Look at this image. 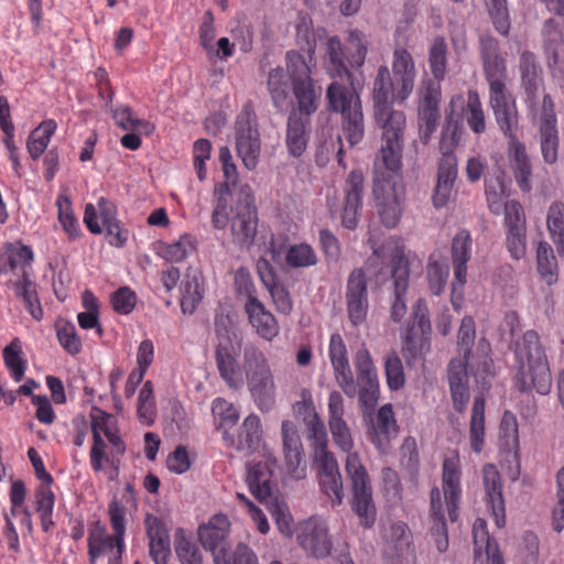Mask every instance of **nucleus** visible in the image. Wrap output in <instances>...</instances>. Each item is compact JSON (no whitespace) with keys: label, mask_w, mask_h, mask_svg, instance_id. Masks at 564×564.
Instances as JSON below:
<instances>
[{"label":"nucleus","mask_w":564,"mask_h":564,"mask_svg":"<svg viewBox=\"0 0 564 564\" xmlns=\"http://www.w3.org/2000/svg\"><path fill=\"white\" fill-rule=\"evenodd\" d=\"M386 66H381L373 84L375 119L382 128L381 139L388 143V89L384 83Z\"/></svg>","instance_id":"obj_39"},{"label":"nucleus","mask_w":564,"mask_h":564,"mask_svg":"<svg viewBox=\"0 0 564 564\" xmlns=\"http://www.w3.org/2000/svg\"><path fill=\"white\" fill-rule=\"evenodd\" d=\"M330 111L341 113V127L345 139L350 147L358 144L365 133L364 115L359 97L352 89L333 82L326 91Z\"/></svg>","instance_id":"obj_5"},{"label":"nucleus","mask_w":564,"mask_h":564,"mask_svg":"<svg viewBox=\"0 0 564 564\" xmlns=\"http://www.w3.org/2000/svg\"><path fill=\"white\" fill-rule=\"evenodd\" d=\"M317 262V253L306 242L291 245L285 250V265L290 269H305L316 265Z\"/></svg>","instance_id":"obj_49"},{"label":"nucleus","mask_w":564,"mask_h":564,"mask_svg":"<svg viewBox=\"0 0 564 564\" xmlns=\"http://www.w3.org/2000/svg\"><path fill=\"white\" fill-rule=\"evenodd\" d=\"M34 252L30 246L21 242L9 243L6 250V259L0 262V274L12 273L19 278L31 275Z\"/></svg>","instance_id":"obj_25"},{"label":"nucleus","mask_w":564,"mask_h":564,"mask_svg":"<svg viewBox=\"0 0 564 564\" xmlns=\"http://www.w3.org/2000/svg\"><path fill=\"white\" fill-rule=\"evenodd\" d=\"M273 465H275L274 459L253 463L248 466L247 484L250 492L260 502L272 496Z\"/></svg>","instance_id":"obj_30"},{"label":"nucleus","mask_w":564,"mask_h":564,"mask_svg":"<svg viewBox=\"0 0 564 564\" xmlns=\"http://www.w3.org/2000/svg\"><path fill=\"white\" fill-rule=\"evenodd\" d=\"M345 52L341 42L337 36L327 41L328 70L332 76L347 77L351 80L350 68H359L364 65L367 46L364 34L358 30L349 31ZM352 85V82H350Z\"/></svg>","instance_id":"obj_7"},{"label":"nucleus","mask_w":564,"mask_h":564,"mask_svg":"<svg viewBox=\"0 0 564 564\" xmlns=\"http://www.w3.org/2000/svg\"><path fill=\"white\" fill-rule=\"evenodd\" d=\"M516 356L519 364L520 390L528 391L534 388L540 394H546L551 387V376L546 356L534 330H528L522 340L517 343Z\"/></svg>","instance_id":"obj_3"},{"label":"nucleus","mask_w":564,"mask_h":564,"mask_svg":"<svg viewBox=\"0 0 564 564\" xmlns=\"http://www.w3.org/2000/svg\"><path fill=\"white\" fill-rule=\"evenodd\" d=\"M57 129L53 119L42 121L33 129L28 138L26 149L33 161H37L50 144L51 138Z\"/></svg>","instance_id":"obj_40"},{"label":"nucleus","mask_w":564,"mask_h":564,"mask_svg":"<svg viewBox=\"0 0 564 564\" xmlns=\"http://www.w3.org/2000/svg\"><path fill=\"white\" fill-rule=\"evenodd\" d=\"M268 90L270 93L273 106L282 111L290 104L289 84L284 69L282 67L273 68L268 76Z\"/></svg>","instance_id":"obj_46"},{"label":"nucleus","mask_w":564,"mask_h":564,"mask_svg":"<svg viewBox=\"0 0 564 564\" xmlns=\"http://www.w3.org/2000/svg\"><path fill=\"white\" fill-rule=\"evenodd\" d=\"M212 412L219 420L218 430L223 433L234 427L239 420V413L236 408L223 398H216L213 401Z\"/></svg>","instance_id":"obj_58"},{"label":"nucleus","mask_w":564,"mask_h":564,"mask_svg":"<svg viewBox=\"0 0 564 564\" xmlns=\"http://www.w3.org/2000/svg\"><path fill=\"white\" fill-rule=\"evenodd\" d=\"M137 415L141 424L150 426L156 419V403L153 383L148 380L142 386L138 395Z\"/></svg>","instance_id":"obj_52"},{"label":"nucleus","mask_w":564,"mask_h":564,"mask_svg":"<svg viewBox=\"0 0 564 564\" xmlns=\"http://www.w3.org/2000/svg\"><path fill=\"white\" fill-rule=\"evenodd\" d=\"M111 113L116 124L126 131H138L144 135H150L155 130V126L149 120L134 118L130 106H117L111 109Z\"/></svg>","instance_id":"obj_45"},{"label":"nucleus","mask_w":564,"mask_h":564,"mask_svg":"<svg viewBox=\"0 0 564 564\" xmlns=\"http://www.w3.org/2000/svg\"><path fill=\"white\" fill-rule=\"evenodd\" d=\"M12 283L15 295L23 301L25 310L34 319L41 321L43 318V310L37 296L36 284L32 281L31 275L19 278Z\"/></svg>","instance_id":"obj_42"},{"label":"nucleus","mask_w":564,"mask_h":564,"mask_svg":"<svg viewBox=\"0 0 564 564\" xmlns=\"http://www.w3.org/2000/svg\"><path fill=\"white\" fill-rule=\"evenodd\" d=\"M292 91L296 100L297 108L290 113H301V116L311 118L318 109L322 88L316 87L314 80L296 83L292 86Z\"/></svg>","instance_id":"obj_37"},{"label":"nucleus","mask_w":564,"mask_h":564,"mask_svg":"<svg viewBox=\"0 0 564 564\" xmlns=\"http://www.w3.org/2000/svg\"><path fill=\"white\" fill-rule=\"evenodd\" d=\"M149 539V553L155 564H167L171 556L170 534L163 521L148 514L144 520Z\"/></svg>","instance_id":"obj_23"},{"label":"nucleus","mask_w":564,"mask_h":564,"mask_svg":"<svg viewBox=\"0 0 564 564\" xmlns=\"http://www.w3.org/2000/svg\"><path fill=\"white\" fill-rule=\"evenodd\" d=\"M241 339L231 337L219 340L215 348V362L220 378L232 390L243 386L242 367L239 364Z\"/></svg>","instance_id":"obj_11"},{"label":"nucleus","mask_w":564,"mask_h":564,"mask_svg":"<svg viewBox=\"0 0 564 564\" xmlns=\"http://www.w3.org/2000/svg\"><path fill=\"white\" fill-rule=\"evenodd\" d=\"M481 57L490 94L506 89V64L499 54L498 43L492 37H482L480 42Z\"/></svg>","instance_id":"obj_21"},{"label":"nucleus","mask_w":564,"mask_h":564,"mask_svg":"<svg viewBox=\"0 0 564 564\" xmlns=\"http://www.w3.org/2000/svg\"><path fill=\"white\" fill-rule=\"evenodd\" d=\"M540 148L543 160L547 164L557 161L558 133L556 127H539Z\"/></svg>","instance_id":"obj_62"},{"label":"nucleus","mask_w":564,"mask_h":564,"mask_svg":"<svg viewBox=\"0 0 564 564\" xmlns=\"http://www.w3.org/2000/svg\"><path fill=\"white\" fill-rule=\"evenodd\" d=\"M97 208L108 235L115 236L116 246H123L127 238L122 237L119 224L116 219L117 209L115 204L105 197H100L97 202Z\"/></svg>","instance_id":"obj_56"},{"label":"nucleus","mask_w":564,"mask_h":564,"mask_svg":"<svg viewBox=\"0 0 564 564\" xmlns=\"http://www.w3.org/2000/svg\"><path fill=\"white\" fill-rule=\"evenodd\" d=\"M390 564L409 563L413 558L414 547L412 534L403 522L393 524L390 528Z\"/></svg>","instance_id":"obj_35"},{"label":"nucleus","mask_w":564,"mask_h":564,"mask_svg":"<svg viewBox=\"0 0 564 564\" xmlns=\"http://www.w3.org/2000/svg\"><path fill=\"white\" fill-rule=\"evenodd\" d=\"M508 154L516 182L522 191L529 192L532 166L524 144L517 137H511V141L508 142Z\"/></svg>","instance_id":"obj_32"},{"label":"nucleus","mask_w":564,"mask_h":564,"mask_svg":"<svg viewBox=\"0 0 564 564\" xmlns=\"http://www.w3.org/2000/svg\"><path fill=\"white\" fill-rule=\"evenodd\" d=\"M232 242L241 250L250 251L264 245L258 237V213L249 205L237 207L230 224Z\"/></svg>","instance_id":"obj_14"},{"label":"nucleus","mask_w":564,"mask_h":564,"mask_svg":"<svg viewBox=\"0 0 564 564\" xmlns=\"http://www.w3.org/2000/svg\"><path fill=\"white\" fill-rule=\"evenodd\" d=\"M328 355L337 384L347 397H355L357 393L356 382L348 362L346 345L339 334L330 336Z\"/></svg>","instance_id":"obj_19"},{"label":"nucleus","mask_w":564,"mask_h":564,"mask_svg":"<svg viewBox=\"0 0 564 564\" xmlns=\"http://www.w3.org/2000/svg\"><path fill=\"white\" fill-rule=\"evenodd\" d=\"M405 124V116L401 111H390V128L393 130L394 141L390 139V183L392 182L393 206L390 205V227L397 225L403 213L405 186L399 174L401 170V135Z\"/></svg>","instance_id":"obj_9"},{"label":"nucleus","mask_w":564,"mask_h":564,"mask_svg":"<svg viewBox=\"0 0 564 564\" xmlns=\"http://www.w3.org/2000/svg\"><path fill=\"white\" fill-rule=\"evenodd\" d=\"M485 435V399L482 395L475 398L471 409V417L469 423V436L471 448L476 453H480L484 444Z\"/></svg>","instance_id":"obj_50"},{"label":"nucleus","mask_w":564,"mask_h":564,"mask_svg":"<svg viewBox=\"0 0 564 564\" xmlns=\"http://www.w3.org/2000/svg\"><path fill=\"white\" fill-rule=\"evenodd\" d=\"M286 68L292 83V86L296 83L311 82V69L304 58V56L296 52L290 51L286 53Z\"/></svg>","instance_id":"obj_60"},{"label":"nucleus","mask_w":564,"mask_h":564,"mask_svg":"<svg viewBox=\"0 0 564 564\" xmlns=\"http://www.w3.org/2000/svg\"><path fill=\"white\" fill-rule=\"evenodd\" d=\"M181 308L184 314H193L204 297L200 278L187 276L181 286Z\"/></svg>","instance_id":"obj_53"},{"label":"nucleus","mask_w":564,"mask_h":564,"mask_svg":"<svg viewBox=\"0 0 564 564\" xmlns=\"http://www.w3.org/2000/svg\"><path fill=\"white\" fill-rule=\"evenodd\" d=\"M248 389L262 412L270 411L275 403V383L273 373L247 379Z\"/></svg>","instance_id":"obj_38"},{"label":"nucleus","mask_w":564,"mask_h":564,"mask_svg":"<svg viewBox=\"0 0 564 564\" xmlns=\"http://www.w3.org/2000/svg\"><path fill=\"white\" fill-rule=\"evenodd\" d=\"M311 118L301 113H290L286 122L285 144L288 152L293 158L303 155L311 135Z\"/></svg>","instance_id":"obj_28"},{"label":"nucleus","mask_w":564,"mask_h":564,"mask_svg":"<svg viewBox=\"0 0 564 564\" xmlns=\"http://www.w3.org/2000/svg\"><path fill=\"white\" fill-rule=\"evenodd\" d=\"M236 151L248 170H254L259 162L261 140L257 115L251 101L246 102L235 122Z\"/></svg>","instance_id":"obj_8"},{"label":"nucleus","mask_w":564,"mask_h":564,"mask_svg":"<svg viewBox=\"0 0 564 564\" xmlns=\"http://www.w3.org/2000/svg\"><path fill=\"white\" fill-rule=\"evenodd\" d=\"M344 398L338 391H332L327 401V424L335 445L347 454L345 470L352 490L351 508L365 528H370L376 521V507L372 499V488L367 469L361 464L357 453H354L351 430L344 419Z\"/></svg>","instance_id":"obj_1"},{"label":"nucleus","mask_w":564,"mask_h":564,"mask_svg":"<svg viewBox=\"0 0 564 564\" xmlns=\"http://www.w3.org/2000/svg\"><path fill=\"white\" fill-rule=\"evenodd\" d=\"M411 317L413 319L412 325L401 329L402 338L409 349L414 337H416L419 334L425 335L431 330V324L427 317V306L422 299L416 301Z\"/></svg>","instance_id":"obj_51"},{"label":"nucleus","mask_w":564,"mask_h":564,"mask_svg":"<svg viewBox=\"0 0 564 564\" xmlns=\"http://www.w3.org/2000/svg\"><path fill=\"white\" fill-rule=\"evenodd\" d=\"M21 345L19 339L14 338L4 349H3V359L8 369L11 371V375L15 381H21L24 372L25 365L21 358Z\"/></svg>","instance_id":"obj_63"},{"label":"nucleus","mask_w":564,"mask_h":564,"mask_svg":"<svg viewBox=\"0 0 564 564\" xmlns=\"http://www.w3.org/2000/svg\"><path fill=\"white\" fill-rule=\"evenodd\" d=\"M262 436L263 430L260 417L256 414H249L243 420L236 434L225 431L223 441L226 446L232 447L245 455H251L259 449Z\"/></svg>","instance_id":"obj_18"},{"label":"nucleus","mask_w":564,"mask_h":564,"mask_svg":"<svg viewBox=\"0 0 564 564\" xmlns=\"http://www.w3.org/2000/svg\"><path fill=\"white\" fill-rule=\"evenodd\" d=\"M446 50L443 37L433 41L429 62L434 79L423 80L419 88L417 118L420 138L424 144L429 143L440 119L441 82L446 72Z\"/></svg>","instance_id":"obj_2"},{"label":"nucleus","mask_w":564,"mask_h":564,"mask_svg":"<svg viewBox=\"0 0 564 564\" xmlns=\"http://www.w3.org/2000/svg\"><path fill=\"white\" fill-rule=\"evenodd\" d=\"M546 225L550 237L560 256H564V204L554 202L546 215Z\"/></svg>","instance_id":"obj_48"},{"label":"nucleus","mask_w":564,"mask_h":564,"mask_svg":"<svg viewBox=\"0 0 564 564\" xmlns=\"http://www.w3.org/2000/svg\"><path fill=\"white\" fill-rule=\"evenodd\" d=\"M414 78L415 66L411 54L404 48H397L390 76V102L402 104L413 91Z\"/></svg>","instance_id":"obj_12"},{"label":"nucleus","mask_w":564,"mask_h":564,"mask_svg":"<svg viewBox=\"0 0 564 564\" xmlns=\"http://www.w3.org/2000/svg\"><path fill=\"white\" fill-rule=\"evenodd\" d=\"M388 148L383 144L373 161L372 167V198L382 225L388 227L386 217L388 213Z\"/></svg>","instance_id":"obj_22"},{"label":"nucleus","mask_w":564,"mask_h":564,"mask_svg":"<svg viewBox=\"0 0 564 564\" xmlns=\"http://www.w3.org/2000/svg\"><path fill=\"white\" fill-rule=\"evenodd\" d=\"M448 383L454 409L463 413L470 399L467 365L454 359L448 365Z\"/></svg>","instance_id":"obj_27"},{"label":"nucleus","mask_w":564,"mask_h":564,"mask_svg":"<svg viewBox=\"0 0 564 564\" xmlns=\"http://www.w3.org/2000/svg\"><path fill=\"white\" fill-rule=\"evenodd\" d=\"M357 383L359 402L367 410H372L379 398V382L369 351L360 348L356 352Z\"/></svg>","instance_id":"obj_16"},{"label":"nucleus","mask_w":564,"mask_h":564,"mask_svg":"<svg viewBox=\"0 0 564 564\" xmlns=\"http://www.w3.org/2000/svg\"><path fill=\"white\" fill-rule=\"evenodd\" d=\"M403 245L395 242L394 252L390 259V279H393L394 302L391 316L398 322L406 314V291L409 286L410 263L404 256Z\"/></svg>","instance_id":"obj_13"},{"label":"nucleus","mask_w":564,"mask_h":564,"mask_svg":"<svg viewBox=\"0 0 564 564\" xmlns=\"http://www.w3.org/2000/svg\"><path fill=\"white\" fill-rule=\"evenodd\" d=\"M296 541L310 557L325 558L333 549L328 525L319 517H310L299 523Z\"/></svg>","instance_id":"obj_10"},{"label":"nucleus","mask_w":564,"mask_h":564,"mask_svg":"<svg viewBox=\"0 0 564 564\" xmlns=\"http://www.w3.org/2000/svg\"><path fill=\"white\" fill-rule=\"evenodd\" d=\"M443 491L447 505L451 521L458 518L459 473L453 459L443 463Z\"/></svg>","instance_id":"obj_36"},{"label":"nucleus","mask_w":564,"mask_h":564,"mask_svg":"<svg viewBox=\"0 0 564 564\" xmlns=\"http://www.w3.org/2000/svg\"><path fill=\"white\" fill-rule=\"evenodd\" d=\"M245 308L250 324L261 338L271 341L278 336L280 327L276 318L257 297L249 296Z\"/></svg>","instance_id":"obj_26"},{"label":"nucleus","mask_w":564,"mask_h":564,"mask_svg":"<svg viewBox=\"0 0 564 564\" xmlns=\"http://www.w3.org/2000/svg\"><path fill=\"white\" fill-rule=\"evenodd\" d=\"M482 482L487 502L491 508L495 522L498 528L506 524L505 500L500 481V474L494 465H485L482 468Z\"/></svg>","instance_id":"obj_24"},{"label":"nucleus","mask_w":564,"mask_h":564,"mask_svg":"<svg viewBox=\"0 0 564 564\" xmlns=\"http://www.w3.org/2000/svg\"><path fill=\"white\" fill-rule=\"evenodd\" d=\"M197 249V239L192 234H183L171 243L161 246L159 254L169 262H182Z\"/></svg>","instance_id":"obj_44"},{"label":"nucleus","mask_w":564,"mask_h":564,"mask_svg":"<svg viewBox=\"0 0 564 564\" xmlns=\"http://www.w3.org/2000/svg\"><path fill=\"white\" fill-rule=\"evenodd\" d=\"M538 271L545 282L551 285L557 280V261L551 246L542 241L536 250Z\"/></svg>","instance_id":"obj_54"},{"label":"nucleus","mask_w":564,"mask_h":564,"mask_svg":"<svg viewBox=\"0 0 564 564\" xmlns=\"http://www.w3.org/2000/svg\"><path fill=\"white\" fill-rule=\"evenodd\" d=\"M58 209V221L70 240L80 236V225L74 215L72 202L66 195H58L56 199Z\"/></svg>","instance_id":"obj_55"},{"label":"nucleus","mask_w":564,"mask_h":564,"mask_svg":"<svg viewBox=\"0 0 564 564\" xmlns=\"http://www.w3.org/2000/svg\"><path fill=\"white\" fill-rule=\"evenodd\" d=\"M271 368L264 352L254 344H248L243 348L242 375L246 379L261 377L271 373Z\"/></svg>","instance_id":"obj_43"},{"label":"nucleus","mask_w":564,"mask_h":564,"mask_svg":"<svg viewBox=\"0 0 564 564\" xmlns=\"http://www.w3.org/2000/svg\"><path fill=\"white\" fill-rule=\"evenodd\" d=\"M430 520L432 541L437 551L444 553L448 549V533L445 517L442 512L441 491L436 487L431 490Z\"/></svg>","instance_id":"obj_34"},{"label":"nucleus","mask_w":564,"mask_h":564,"mask_svg":"<svg viewBox=\"0 0 564 564\" xmlns=\"http://www.w3.org/2000/svg\"><path fill=\"white\" fill-rule=\"evenodd\" d=\"M215 205L212 213V225L215 229H225L229 221L231 208V191L227 183H218L214 188Z\"/></svg>","instance_id":"obj_41"},{"label":"nucleus","mask_w":564,"mask_h":564,"mask_svg":"<svg viewBox=\"0 0 564 564\" xmlns=\"http://www.w3.org/2000/svg\"><path fill=\"white\" fill-rule=\"evenodd\" d=\"M347 313L355 326L365 322L368 313L367 281L362 269H355L347 282Z\"/></svg>","instance_id":"obj_20"},{"label":"nucleus","mask_w":564,"mask_h":564,"mask_svg":"<svg viewBox=\"0 0 564 564\" xmlns=\"http://www.w3.org/2000/svg\"><path fill=\"white\" fill-rule=\"evenodd\" d=\"M93 446L89 452L91 469L99 473L104 463H113L116 456L126 453V444L120 435L113 415L101 411L91 416Z\"/></svg>","instance_id":"obj_4"},{"label":"nucleus","mask_w":564,"mask_h":564,"mask_svg":"<svg viewBox=\"0 0 564 564\" xmlns=\"http://www.w3.org/2000/svg\"><path fill=\"white\" fill-rule=\"evenodd\" d=\"M174 547L182 564H203V556L198 546L185 536L183 530L176 532Z\"/></svg>","instance_id":"obj_57"},{"label":"nucleus","mask_w":564,"mask_h":564,"mask_svg":"<svg viewBox=\"0 0 564 564\" xmlns=\"http://www.w3.org/2000/svg\"><path fill=\"white\" fill-rule=\"evenodd\" d=\"M502 175L503 173L501 172V174L497 175L494 180H489L486 185L488 207L490 212L496 215H499L508 204L505 202L507 194Z\"/></svg>","instance_id":"obj_59"},{"label":"nucleus","mask_w":564,"mask_h":564,"mask_svg":"<svg viewBox=\"0 0 564 564\" xmlns=\"http://www.w3.org/2000/svg\"><path fill=\"white\" fill-rule=\"evenodd\" d=\"M521 85L525 91L527 100L535 105L539 89L543 86L542 68L533 53L524 51L519 61Z\"/></svg>","instance_id":"obj_31"},{"label":"nucleus","mask_w":564,"mask_h":564,"mask_svg":"<svg viewBox=\"0 0 564 564\" xmlns=\"http://www.w3.org/2000/svg\"><path fill=\"white\" fill-rule=\"evenodd\" d=\"M281 431L284 457L283 468L292 479H303L306 476V462L299 431L291 421H283Z\"/></svg>","instance_id":"obj_15"},{"label":"nucleus","mask_w":564,"mask_h":564,"mask_svg":"<svg viewBox=\"0 0 564 564\" xmlns=\"http://www.w3.org/2000/svg\"><path fill=\"white\" fill-rule=\"evenodd\" d=\"M474 544L476 557L480 556L484 547L488 564H503L498 545L490 541L486 530V522L482 519H477L474 524Z\"/></svg>","instance_id":"obj_47"},{"label":"nucleus","mask_w":564,"mask_h":564,"mask_svg":"<svg viewBox=\"0 0 564 564\" xmlns=\"http://www.w3.org/2000/svg\"><path fill=\"white\" fill-rule=\"evenodd\" d=\"M308 431V438L314 449L328 447V437L325 423L317 412L311 413L304 417Z\"/></svg>","instance_id":"obj_64"},{"label":"nucleus","mask_w":564,"mask_h":564,"mask_svg":"<svg viewBox=\"0 0 564 564\" xmlns=\"http://www.w3.org/2000/svg\"><path fill=\"white\" fill-rule=\"evenodd\" d=\"M490 105L500 130L509 138L516 137L513 130L518 127V111L514 100L507 90L490 94Z\"/></svg>","instance_id":"obj_29"},{"label":"nucleus","mask_w":564,"mask_h":564,"mask_svg":"<svg viewBox=\"0 0 564 564\" xmlns=\"http://www.w3.org/2000/svg\"><path fill=\"white\" fill-rule=\"evenodd\" d=\"M364 175L360 170L349 172L344 185V204L341 209V225L350 230L358 226L362 207Z\"/></svg>","instance_id":"obj_17"},{"label":"nucleus","mask_w":564,"mask_h":564,"mask_svg":"<svg viewBox=\"0 0 564 564\" xmlns=\"http://www.w3.org/2000/svg\"><path fill=\"white\" fill-rule=\"evenodd\" d=\"M229 527L225 514H215L207 523L199 525L198 538L204 549L213 553L223 551Z\"/></svg>","instance_id":"obj_33"},{"label":"nucleus","mask_w":564,"mask_h":564,"mask_svg":"<svg viewBox=\"0 0 564 564\" xmlns=\"http://www.w3.org/2000/svg\"><path fill=\"white\" fill-rule=\"evenodd\" d=\"M458 121H454L451 117H447L440 142L442 159L438 165L437 183L433 195V204L436 208H441L447 204L457 176V160L453 154V148L458 142Z\"/></svg>","instance_id":"obj_6"},{"label":"nucleus","mask_w":564,"mask_h":564,"mask_svg":"<svg viewBox=\"0 0 564 564\" xmlns=\"http://www.w3.org/2000/svg\"><path fill=\"white\" fill-rule=\"evenodd\" d=\"M369 243L372 249V254L369 257L367 261L368 269L373 268V271H376L377 267H380L378 269V273H381L383 269L388 265V252L387 247L384 243V240L381 241L379 229L375 227H370L369 229Z\"/></svg>","instance_id":"obj_61"}]
</instances>
